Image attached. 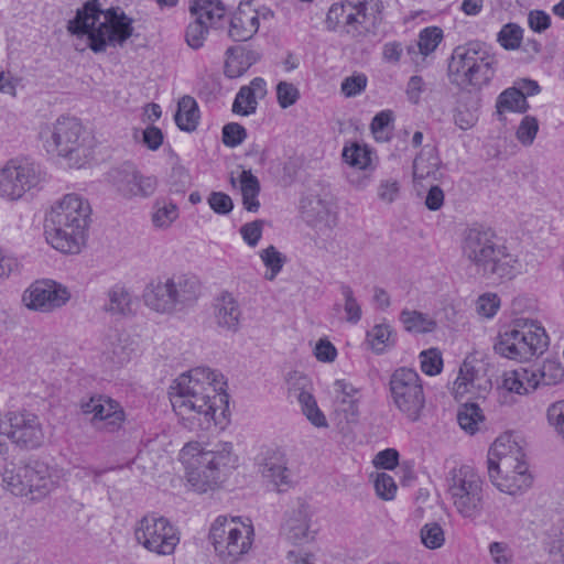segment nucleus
<instances>
[{"label": "nucleus", "instance_id": "f257e3e1", "mask_svg": "<svg viewBox=\"0 0 564 564\" xmlns=\"http://www.w3.org/2000/svg\"><path fill=\"white\" fill-rule=\"evenodd\" d=\"M223 379V375L210 368L196 367L174 380L169 392L170 401L185 426L208 430L216 425L219 404H228Z\"/></svg>", "mask_w": 564, "mask_h": 564}, {"label": "nucleus", "instance_id": "f03ea898", "mask_svg": "<svg viewBox=\"0 0 564 564\" xmlns=\"http://www.w3.org/2000/svg\"><path fill=\"white\" fill-rule=\"evenodd\" d=\"M462 253L475 271L487 280H511L519 272L517 257L489 227L468 228L463 236Z\"/></svg>", "mask_w": 564, "mask_h": 564}, {"label": "nucleus", "instance_id": "7ed1b4c3", "mask_svg": "<svg viewBox=\"0 0 564 564\" xmlns=\"http://www.w3.org/2000/svg\"><path fill=\"white\" fill-rule=\"evenodd\" d=\"M67 31L77 36L87 35L95 53L107 46L122 45L133 32L132 19L119 9L100 10L97 0L86 2L67 23Z\"/></svg>", "mask_w": 564, "mask_h": 564}, {"label": "nucleus", "instance_id": "20e7f679", "mask_svg": "<svg viewBox=\"0 0 564 564\" xmlns=\"http://www.w3.org/2000/svg\"><path fill=\"white\" fill-rule=\"evenodd\" d=\"M90 214L87 199L75 193L64 195L46 214L47 242L61 252L78 253L86 240Z\"/></svg>", "mask_w": 564, "mask_h": 564}, {"label": "nucleus", "instance_id": "39448f33", "mask_svg": "<svg viewBox=\"0 0 564 564\" xmlns=\"http://www.w3.org/2000/svg\"><path fill=\"white\" fill-rule=\"evenodd\" d=\"M524 456L517 443L507 448L502 437L495 441L488 453L487 469L489 480L498 490L517 495L531 487L533 478Z\"/></svg>", "mask_w": 564, "mask_h": 564}, {"label": "nucleus", "instance_id": "423d86ee", "mask_svg": "<svg viewBox=\"0 0 564 564\" xmlns=\"http://www.w3.org/2000/svg\"><path fill=\"white\" fill-rule=\"evenodd\" d=\"M446 491L456 512L464 519H479L486 507V482L471 465L453 467L446 475Z\"/></svg>", "mask_w": 564, "mask_h": 564}, {"label": "nucleus", "instance_id": "0eeeda50", "mask_svg": "<svg viewBox=\"0 0 564 564\" xmlns=\"http://www.w3.org/2000/svg\"><path fill=\"white\" fill-rule=\"evenodd\" d=\"M183 455L191 454L188 462V482L198 491L214 489L221 481L229 468L235 467L237 457L232 453V444L219 442L212 449H199L187 445L182 449Z\"/></svg>", "mask_w": 564, "mask_h": 564}, {"label": "nucleus", "instance_id": "6e6552de", "mask_svg": "<svg viewBox=\"0 0 564 564\" xmlns=\"http://www.w3.org/2000/svg\"><path fill=\"white\" fill-rule=\"evenodd\" d=\"M547 346L549 337L541 325L518 318L510 329L499 334L494 349L501 357L523 362L542 355Z\"/></svg>", "mask_w": 564, "mask_h": 564}, {"label": "nucleus", "instance_id": "1a4fd4ad", "mask_svg": "<svg viewBox=\"0 0 564 564\" xmlns=\"http://www.w3.org/2000/svg\"><path fill=\"white\" fill-rule=\"evenodd\" d=\"M495 64L494 56L489 55L482 43L469 42L453 51L448 72L459 77L463 84L480 89L494 78Z\"/></svg>", "mask_w": 564, "mask_h": 564}, {"label": "nucleus", "instance_id": "9d476101", "mask_svg": "<svg viewBox=\"0 0 564 564\" xmlns=\"http://www.w3.org/2000/svg\"><path fill=\"white\" fill-rule=\"evenodd\" d=\"M253 528L238 518L219 516L209 530V540L219 560L234 564L246 554L252 545Z\"/></svg>", "mask_w": 564, "mask_h": 564}, {"label": "nucleus", "instance_id": "9b49d317", "mask_svg": "<svg viewBox=\"0 0 564 564\" xmlns=\"http://www.w3.org/2000/svg\"><path fill=\"white\" fill-rule=\"evenodd\" d=\"M83 126L76 118L62 116L41 128L40 139L48 154L66 158L79 167L82 158L87 155L83 147Z\"/></svg>", "mask_w": 564, "mask_h": 564}, {"label": "nucleus", "instance_id": "f8f14e48", "mask_svg": "<svg viewBox=\"0 0 564 564\" xmlns=\"http://www.w3.org/2000/svg\"><path fill=\"white\" fill-rule=\"evenodd\" d=\"M2 480L14 496L30 497L31 500L45 497L55 485L48 465L40 460L7 466Z\"/></svg>", "mask_w": 564, "mask_h": 564}, {"label": "nucleus", "instance_id": "ddd939ff", "mask_svg": "<svg viewBox=\"0 0 564 564\" xmlns=\"http://www.w3.org/2000/svg\"><path fill=\"white\" fill-rule=\"evenodd\" d=\"M134 539L151 553L172 555L181 538L178 529L167 518L150 512L135 523Z\"/></svg>", "mask_w": 564, "mask_h": 564}, {"label": "nucleus", "instance_id": "4468645a", "mask_svg": "<svg viewBox=\"0 0 564 564\" xmlns=\"http://www.w3.org/2000/svg\"><path fill=\"white\" fill-rule=\"evenodd\" d=\"M0 435L22 449H36L44 444L45 432L40 417L25 409L0 414Z\"/></svg>", "mask_w": 564, "mask_h": 564}, {"label": "nucleus", "instance_id": "2eb2a0df", "mask_svg": "<svg viewBox=\"0 0 564 564\" xmlns=\"http://www.w3.org/2000/svg\"><path fill=\"white\" fill-rule=\"evenodd\" d=\"M393 404L409 421L416 422L425 408V395L419 373L410 368L394 370L390 378Z\"/></svg>", "mask_w": 564, "mask_h": 564}, {"label": "nucleus", "instance_id": "dca6fc26", "mask_svg": "<svg viewBox=\"0 0 564 564\" xmlns=\"http://www.w3.org/2000/svg\"><path fill=\"white\" fill-rule=\"evenodd\" d=\"M41 182L39 167L25 159H13L0 167V197L19 200Z\"/></svg>", "mask_w": 564, "mask_h": 564}, {"label": "nucleus", "instance_id": "f3484780", "mask_svg": "<svg viewBox=\"0 0 564 564\" xmlns=\"http://www.w3.org/2000/svg\"><path fill=\"white\" fill-rule=\"evenodd\" d=\"M107 178L116 192L127 199L148 198L158 188V178L142 174L134 164L126 162L111 169Z\"/></svg>", "mask_w": 564, "mask_h": 564}, {"label": "nucleus", "instance_id": "a211bd4d", "mask_svg": "<svg viewBox=\"0 0 564 564\" xmlns=\"http://www.w3.org/2000/svg\"><path fill=\"white\" fill-rule=\"evenodd\" d=\"M69 300V290L51 279L36 280L22 295V302L28 308L42 313H51L61 308Z\"/></svg>", "mask_w": 564, "mask_h": 564}, {"label": "nucleus", "instance_id": "6ab92c4d", "mask_svg": "<svg viewBox=\"0 0 564 564\" xmlns=\"http://www.w3.org/2000/svg\"><path fill=\"white\" fill-rule=\"evenodd\" d=\"M82 411L84 414H91L94 426L101 431H118L124 422L123 409L117 401L108 397H91L82 403Z\"/></svg>", "mask_w": 564, "mask_h": 564}, {"label": "nucleus", "instance_id": "aec40b11", "mask_svg": "<svg viewBox=\"0 0 564 564\" xmlns=\"http://www.w3.org/2000/svg\"><path fill=\"white\" fill-rule=\"evenodd\" d=\"M262 477L279 491H286L294 484V475L286 454L280 449L267 452L260 465Z\"/></svg>", "mask_w": 564, "mask_h": 564}, {"label": "nucleus", "instance_id": "412c9836", "mask_svg": "<svg viewBox=\"0 0 564 564\" xmlns=\"http://www.w3.org/2000/svg\"><path fill=\"white\" fill-rule=\"evenodd\" d=\"M311 508L302 499H297L292 511L288 513V518L282 527L286 538L295 544L307 542L311 539L310 519Z\"/></svg>", "mask_w": 564, "mask_h": 564}, {"label": "nucleus", "instance_id": "4be33fe9", "mask_svg": "<svg viewBox=\"0 0 564 564\" xmlns=\"http://www.w3.org/2000/svg\"><path fill=\"white\" fill-rule=\"evenodd\" d=\"M259 29L258 12L250 3H240L230 19L229 36L237 42L250 40Z\"/></svg>", "mask_w": 564, "mask_h": 564}, {"label": "nucleus", "instance_id": "5701e85b", "mask_svg": "<svg viewBox=\"0 0 564 564\" xmlns=\"http://www.w3.org/2000/svg\"><path fill=\"white\" fill-rule=\"evenodd\" d=\"M443 39V31L437 26L423 29L415 44L406 46V57L416 68L425 66L427 56L433 53Z\"/></svg>", "mask_w": 564, "mask_h": 564}, {"label": "nucleus", "instance_id": "b1692460", "mask_svg": "<svg viewBox=\"0 0 564 564\" xmlns=\"http://www.w3.org/2000/svg\"><path fill=\"white\" fill-rule=\"evenodd\" d=\"M143 300L149 308L158 313L172 314L181 312L166 280L151 281L144 289Z\"/></svg>", "mask_w": 564, "mask_h": 564}, {"label": "nucleus", "instance_id": "393cba45", "mask_svg": "<svg viewBox=\"0 0 564 564\" xmlns=\"http://www.w3.org/2000/svg\"><path fill=\"white\" fill-rule=\"evenodd\" d=\"M300 209L303 219L312 227L322 229L332 225L330 204L315 194H306L301 198Z\"/></svg>", "mask_w": 564, "mask_h": 564}, {"label": "nucleus", "instance_id": "a878e982", "mask_svg": "<svg viewBox=\"0 0 564 564\" xmlns=\"http://www.w3.org/2000/svg\"><path fill=\"white\" fill-rule=\"evenodd\" d=\"M267 95V83L261 77L253 78L249 85L240 87L234 104L232 112L240 116H250L256 112L258 99Z\"/></svg>", "mask_w": 564, "mask_h": 564}, {"label": "nucleus", "instance_id": "bb28decb", "mask_svg": "<svg viewBox=\"0 0 564 564\" xmlns=\"http://www.w3.org/2000/svg\"><path fill=\"white\" fill-rule=\"evenodd\" d=\"M165 280L180 311L193 305L198 299L200 285L195 276L183 274L173 275Z\"/></svg>", "mask_w": 564, "mask_h": 564}, {"label": "nucleus", "instance_id": "cd10ccee", "mask_svg": "<svg viewBox=\"0 0 564 564\" xmlns=\"http://www.w3.org/2000/svg\"><path fill=\"white\" fill-rule=\"evenodd\" d=\"M134 348L127 334L113 332L109 334L105 341L102 356L112 367H121L130 361Z\"/></svg>", "mask_w": 564, "mask_h": 564}, {"label": "nucleus", "instance_id": "c85d7f7f", "mask_svg": "<svg viewBox=\"0 0 564 564\" xmlns=\"http://www.w3.org/2000/svg\"><path fill=\"white\" fill-rule=\"evenodd\" d=\"M382 2L380 0H362L355 4V32L373 33L382 21Z\"/></svg>", "mask_w": 564, "mask_h": 564}, {"label": "nucleus", "instance_id": "c756f323", "mask_svg": "<svg viewBox=\"0 0 564 564\" xmlns=\"http://www.w3.org/2000/svg\"><path fill=\"white\" fill-rule=\"evenodd\" d=\"M241 310L230 293L221 294L215 304V319L219 327L236 333L239 329Z\"/></svg>", "mask_w": 564, "mask_h": 564}, {"label": "nucleus", "instance_id": "7c9ffc66", "mask_svg": "<svg viewBox=\"0 0 564 564\" xmlns=\"http://www.w3.org/2000/svg\"><path fill=\"white\" fill-rule=\"evenodd\" d=\"M398 343L395 329L388 323L376 324L366 334L365 345L376 355L392 350Z\"/></svg>", "mask_w": 564, "mask_h": 564}, {"label": "nucleus", "instance_id": "2f4dec72", "mask_svg": "<svg viewBox=\"0 0 564 564\" xmlns=\"http://www.w3.org/2000/svg\"><path fill=\"white\" fill-rule=\"evenodd\" d=\"M189 12L204 24L215 28L227 10L220 0H191Z\"/></svg>", "mask_w": 564, "mask_h": 564}, {"label": "nucleus", "instance_id": "473e14b6", "mask_svg": "<svg viewBox=\"0 0 564 564\" xmlns=\"http://www.w3.org/2000/svg\"><path fill=\"white\" fill-rule=\"evenodd\" d=\"M441 160L434 145L426 144L413 161L414 180L437 178Z\"/></svg>", "mask_w": 564, "mask_h": 564}, {"label": "nucleus", "instance_id": "72a5a7b5", "mask_svg": "<svg viewBox=\"0 0 564 564\" xmlns=\"http://www.w3.org/2000/svg\"><path fill=\"white\" fill-rule=\"evenodd\" d=\"M333 406L339 422L350 423L352 416V387L345 380H336L332 387Z\"/></svg>", "mask_w": 564, "mask_h": 564}, {"label": "nucleus", "instance_id": "f704fd0d", "mask_svg": "<svg viewBox=\"0 0 564 564\" xmlns=\"http://www.w3.org/2000/svg\"><path fill=\"white\" fill-rule=\"evenodd\" d=\"M530 106L518 87H509L501 91L496 100V112L500 121L506 120L505 112L524 113Z\"/></svg>", "mask_w": 564, "mask_h": 564}, {"label": "nucleus", "instance_id": "c9c22d12", "mask_svg": "<svg viewBox=\"0 0 564 564\" xmlns=\"http://www.w3.org/2000/svg\"><path fill=\"white\" fill-rule=\"evenodd\" d=\"M379 165V156L376 151L367 144L360 145L355 142V169L364 172L362 177L355 178V185L366 186Z\"/></svg>", "mask_w": 564, "mask_h": 564}, {"label": "nucleus", "instance_id": "e433bc0d", "mask_svg": "<svg viewBox=\"0 0 564 564\" xmlns=\"http://www.w3.org/2000/svg\"><path fill=\"white\" fill-rule=\"evenodd\" d=\"M399 321L404 330L411 334H427L434 332L437 327L433 317L416 310L403 308L400 312Z\"/></svg>", "mask_w": 564, "mask_h": 564}, {"label": "nucleus", "instance_id": "4c0bfd02", "mask_svg": "<svg viewBox=\"0 0 564 564\" xmlns=\"http://www.w3.org/2000/svg\"><path fill=\"white\" fill-rule=\"evenodd\" d=\"M174 119L182 131L192 132L196 130L199 120V109L196 100L191 96L182 97Z\"/></svg>", "mask_w": 564, "mask_h": 564}, {"label": "nucleus", "instance_id": "58836bf2", "mask_svg": "<svg viewBox=\"0 0 564 564\" xmlns=\"http://www.w3.org/2000/svg\"><path fill=\"white\" fill-rule=\"evenodd\" d=\"M107 302L104 310L112 315H129L132 313V295L120 284H116L107 292Z\"/></svg>", "mask_w": 564, "mask_h": 564}, {"label": "nucleus", "instance_id": "ea45409f", "mask_svg": "<svg viewBox=\"0 0 564 564\" xmlns=\"http://www.w3.org/2000/svg\"><path fill=\"white\" fill-rule=\"evenodd\" d=\"M285 381L289 399H295L297 402H301L313 394V382L306 375L302 372H289L286 375Z\"/></svg>", "mask_w": 564, "mask_h": 564}, {"label": "nucleus", "instance_id": "a19ab883", "mask_svg": "<svg viewBox=\"0 0 564 564\" xmlns=\"http://www.w3.org/2000/svg\"><path fill=\"white\" fill-rule=\"evenodd\" d=\"M350 11L346 13L344 3H334L327 13L326 25L330 31H343L349 33V26L352 24V4L347 2Z\"/></svg>", "mask_w": 564, "mask_h": 564}, {"label": "nucleus", "instance_id": "79ce46f5", "mask_svg": "<svg viewBox=\"0 0 564 564\" xmlns=\"http://www.w3.org/2000/svg\"><path fill=\"white\" fill-rule=\"evenodd\" d=\"M481 409L476 403H465L457 412V422L459 426L470 435L475 434L479 423L484 421Z\"/></svg>", "mask_w": 564, "mask_h": 564}, {"label": "nucleus", "instance_id": "37998d69", "mask_svg": "<svg viewBox=\"0 0 564 564\" xmlns=\"http://www.w3.org/2000/svg\"><path fill=\"white\" fill-rule=\"evenodd\" d=\"M260 258L268 269L264 276L269 281H273L276 278L286 262L285 256L278 251L274 246H269L261 250Z\"/></svg>", "mask_w": 564, "mask_h": 564}, {"label": "nucleus", "instance_id": "c03bdc74", "mask_svg": "<svg viewBox=\"0 0 564 564\" xmlns=\"http://www.w3.org/2000/svg\"><path fill=\"white\" fill-rule=\"evenodd\" d=\"M477 380V371L469 364L464 362L460 367L459 373L453 383V392L456 398L463 397L464 394L471 391Z\"/></svg>", "mask_w": 564, "mask_h": 564}, {"label": "nucleus", "instance_id": "a18cd8bd", "mask_svg": "<svg viewBox=\"0 0 564 564\" xmlns=\"http://www.w3.org/2000/svg\"><path fill=\"white\" fill-rule=\"evenodd\" d=\"M420 536L423 545L430 550L440 549L445 542L444 530L437 522L425 523L420 531Z\"/></svg>", "mask_w": 564, "mask_h": 564}, {"label": "nucleus", "instance_id": "49530a36", "mask_svg": "<svg viewBox=\"0 0 564 564\" xmlns=\"http://www.w3.org/2000/svg\"><path fill=\"white\" fill-rule=\"evenodd\" d=\"M299 404L301 406L302 413L312 425L318 429L328 426L327 419L323 411L319 409L313 394L299 402Z\"/></svg>", "mask_w": 564, "mask_h": 564}, {"label": "nucleus", "instance_id": "de8ad7c7", "mask_svg": "<svg viewBox=\"0 0 564 564\" xmlns=\"http://www.w3.org/2000/svg\"><path fill=\"white\" fill-rule=\"evenodd\" d=\"M178 217V208L172 202H164L161 206L156 204V208L152 215L153 225L158 228H169Z\"/></svg>", "mask_w": 564, "mask_h": 564}, {"label": "nucleus", "instance_id": "09e8293b", "mask_svg": "<svg viewBox=\"0 0 564 564\" xmlns=\"http://www.w3.org/2000/svg\"><path fill=\"white\" fill-rule=\"evenodd\" d=\"M209 26L204 24L200 20L196 19L191 22L185 31L186 43L194 50H198L204 45L208 35Z\"/></svg>", "mask_w": 564, "mask_h": 564}, {"label": "nucleus", "instance_id": "8fccbe9b", "mask_svg": "<svg viewBox=\"0 0 564 564\" xmlns=\"http://www.w3.org/2000/svg\"><path fill=\"white\" fill-rule=\"evenodd\" d=\"M392 120L393 117L390 110L381 111L372 118L370 129L377 141L386 142L390 140L389 126Z\"/></svg>", "mask_w": 564, "mask_h": 564}, {"label": "nucleus", "instance_id": "3c124183", "mask_svg": "<svg viewBox=\"0 0 564 564\" xmlns=\"http://www.w3.org/2000/svg\"><path fill=\"white\" fill-rule=\"evenodd\" d=\"M373 487L376 495L386 501L392 500L395 497L398 486L392 476L387 473H378L375 480Z\"/></svg>", "mask_w": 564, "mask_h": 564}, {"label": "nucleus", "instance_id": "603ef678", "mask_svg": "<svg viewBox=\"0 0 564 564\" xmlns=\"http://www.w3.org/2000/svg\"><path fill=\"white\" fill-rule=\"evenodd\" d=\"M422 371L427 376H435L442 371L443 359L438 349L431 348L420 354Z\"/></svg>", "mask_w": 564, "mask_h": 564}, {"label": "nucleus", "instance_id": "864d4df0", "mask_svg": "<svg viewBox=\"0 0 564 564\" xmlns=\"http://www.w3.org/2000/svg\"><path fill=\"white\" fill-rule=\"evenodd\" d=\"M523 30L514 24H506L498 33V42L506 50H516L520 46Z\"/></svg>", "mask_w": 564, "mask_h": 564}, {"label": "nucleus", "instance_id": "5fc2aeb1", "mask_svg": "<svg viewBox=\"0 0 564 564\" xmlns=\"http://www.w3.org/2000/svg\"><path fill=\"white\" fill-rule=\"evenodd\" d=\"M227 54L228 57L225 63V75L228 78H238L242 76L249 67L245 64L240 50L234 52L229 48Z\"/></svg>", "mask_w": 564, "mask_h": 564}, {"label": "nucleus", "instance_id": "6e6d98bb", "mask_svg": "<svg viewBox=\"0 0 564 564\" xmlns=\"http://www.w3.org/2000/svg\"><path fill=\"white\" fill-rule=\"evenodd\" d=\"M539 123L535 117L525 116L517 130V139L523 145H531L536 137Z\"/></svg>", "mask_w": 564, "mask_h": 564}, {"label": "nucleus", "instance_id": "4d7b16f0", "mask_svg": "<svg viewBox=\"0 0 564 564\" xmlns=\"http://www.w3.org/2000/svg\"><path fill=\"white\" fill-rule=\"evenodd\" d=\"M246 138V129L237 122L227 123L223 128V142L227 147L236 148L241 144Z\"/></svg>", "mask_w": 564, "mask_h": 564}, {"label": "nucleus", "instance_id": "13d9d810", "mask_svg": "<svg viewBox=\"0 0 564 564\" xmlns=\"http://www.w3.org/2000/svg\"><path fill=\"white\" fill-rule=\"evenodd\" d=\"M276 97L280 107L285 109L297 101L300 91L293 84L280 82L276 86Z\"/></svg>", "mask_w": 564, "mask_h": 564}, {"label": "nucleus", "instance_id": "bf43d9fd", "mask_svg": "<svg viewBox=\"0 0 564 564\" xmlns=\"http://www.w3.org/2000/svg\"><path fill=\"white\" fill-rule=\"evenodd\" d=\"M541 386H553L564 379V368L553 362H547L539 368Z\"/></svg>", "mask_w": 564, "mask_h": 564}, {"label": "nucleus", "instance_id": "052dcab7", "mask_svg": "<svg viewBox=\"0 0 564 564\" xmlns=\"http://www.w3.org/2000/svg\"><path fill=\"white\" fill-rule=\"evenodd\" d=\"M500 306V299L497 294L486 293L478 297L476 303V311L479 315L490 318L492 317Z\"/></svg>", "mask_w": 564, "mask_h": 564}, {"label": "nucleus", "instance_id": "680f3d73", "mask_svg": "<svg viewBox=\"0 0 564 564\" xmlns=\"http://www.w3.org/2000/svg\"><path fill=\"white\" fill-rule=\"evenodd\" d=\"M400 194V183L398 180H382L377 188V195L380 200L391 204L395 202Z\"/></svg>", "mask_w": 564, "mask_h": 564}, {"label": "nucleus", "instance_id": "e2e57ef3", "mask_svg": "<svg viewBox=\"0 0 564 564\" xmlns=\"http://www.w3.org/2000/svg\"><path fill=\"white\" fill-rule=\"evenodd\" d=\"M171 192L183 193L191 185L187 170L181 165L173 166L170 175Z\"/></svg>", "mask_w": 564, "mask_h": 564}, {"label": "nucleus", "instance_id": "0e129e2a", "mask_svg": "<svg viewBox=\"0 0 564 564\" xmlns=\"http://www.w3.org/2000/svg\"><path fill=\"white\" fill-rule=\"evenodd\" d=\"M263 220L257 219L247 223L240 228V234L245 242L250 247H256L262 237Z\"/></svg>", "mask_w": 564, "mask_h": 564}, {"label": "nucleus", "instance_id": "69168bd1", "mask_svg": "<svg viewBox=\"0 0 564 564\" xmlns=\"http://www.w3.org/2000/svg\"><path fill=\"white\" fill-rule=\"evenodd\" d=\"M208 204L219 215H227L234 208L231 197L223 192H212L208 197Z\"/></svg>", "mask_w": 564, "mask_h": 564}, {"label": "nucleus", "instance_id": "338daca9", "mask_svg": "<svg viewBox=\"0 0 564 564\" xmlns=\"http://www.w3.org/2000/svg\"><path fill=\"white\" fill-rule=\"evenodd\" d=\"M489 553L495 564H511L512 552L505 542H492L489 544Z\"/></svg>", "mask_w": 564, "mask_h": 564}, {"label": "nucleus", "instance_id": "774afa93", "mask_svg": "<svg viewBox=\"0 0 564 564\" xmlns=\"http://www.w3.org/2000/svg\"><path fill=\"white\" fill-rule=\"evenodd\" d=\"M549 423L564 437V401L555 402L547 409Z\"/></svg>", "mask_w": 564, "mask_h": 564}]
</instances>
